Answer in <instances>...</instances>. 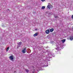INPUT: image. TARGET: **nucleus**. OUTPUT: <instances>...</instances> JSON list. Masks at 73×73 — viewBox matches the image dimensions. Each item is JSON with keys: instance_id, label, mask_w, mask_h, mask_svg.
<instances>
[{"instance_id": "obj_1", "label": "nucleus", "mask_w": 73, "mask_h": 73, "mask_svg": "<svg viewBox=\"0 0 73 73\" xmlns=\"http://www.w3.org/2000/svg\"><path fill=\"white\" fill-rule=\"evenodd\" d=\"M47 52L48 53V57H49V58H52V56L53 57H55V56L52 54L51 52L49 51V50H48L47 51Z\"/></svg>"}, {"instance_id": "obj_2", "label": "nucleus", "mask_w": 73, "mask_h": 73, "mask_svg": "<svg viewBox=\"0 0 73 73\" xmlns=\"http://www.w3.org/2000/svg\"><path fill=\"white\" fill-rule=\"evenodd\" d=\"M43 48V47L42 46H38L37 47V49H38L39 50H41Z\"/></svg>"}, {"instance_id": "obj_3", "label": "nucleus", "mask_w": 73, "mask_h": 73, "mask_svg": "<svg viewBox=\"0 0 73 73\" xmlns=\"http://www.w3.org/2000/svg\"><path fill=\"white\" fill-rule=\"evenodd\" d=\"M25 52H27V50L26 49V48H25L23 49V50H22V52L24 53H25Z\"/></svg>"}, {"instance_id": "obj_4", "label": "nucleus", "mask_w": 73, "mask_h": 73, "mask_svg": "<svg viewBox=\"0 0 73 73\" xmlns=\"http://www.w3.org/2000/svg\"><path fill=\"white\" fill-rule=\"evenodd\" d=\"M10 59H11L12 61H13V56H10V57H9Z\"/></svg>"}, {"instance_id": "obj_5", "label": "nucleus", "mask_w": 73, "mask_h": 73, "mask_svg": "<svg viewBox=\"0 0 73 73\" xmlns=\"http://www.w3.org/2000/svg\"><path fill=\"white\" fill-rule=\"evenodd\" d=\"M21 44H22V42H20L18 43V45L17 46V47H20V46H21Z\"/></svg>"}, {"instance_id": "obj_6", "label": "nucleus", "mask_w": 73, "mask_h": 73, "mask_svg": "<svg viewBox=\"0 0 73 73\" xmlns=\"http://www.w3.org/2000/svg\"><path fill=\"white\" fill-rule=\"evenodd\" d=\"M50 33V31L49 30H46V34H49Z\"/></svg>"}, {"instance_id": "obj_7", "label": "nucleus", "mask_w": 73, "mask_h": 73, "mask_svg": "<svg viewBox=\"0 0 73 73\" xmlns=\"http://www.w3.org/2000/svg\"><path fill=\"white\" fill-rule=\"evenodd\" d=\"M69 38L70 40H73V37L72 36H70L69 37Z\"/></svg>"}, {"instance_id": "obj_8", "label": "nucleus", "mask_w": 73, "mask_h": 73, "mask_svg": "<svg viewBox=\"0 0 73 73\" xmlns=\"http://www.w3.org/2000/svg\"><path fill=\"white\" fill-rule=\"evenodd\" d=\"M47 8L48 9H50V6L49 5H48L47 6Z\"/></svg>"}, {"instance_id": "obj_9", "label": "nucleus", "mask_w": 73, "mask_h": 73, "mask_svg": "<svg viewBox=\"0 0 73 73\" xmlns=\"http://www.w3.org/2000/svg\"><path fill=\"white\" fill-rule=\"evenodd\" d=\"M53 31H54V29H50V31L51 32H52Z\"/></svg>"}, {"instance_id": "obj_10", "label": "nucleus", "mask_w": 73, "mask_h": 73, "mask_svg": "<svg viewBox=\"0 0 73 73\" xmlns=\"http://www.w3.org/2000/svg\"><path fill=\"white\" fill-rule=\"evenodd\" d=\"M65 40H66V39H63L61 41L63 42V43H64L65 41Z\"/></svg>"}, {"instance_id": "obj_11", "label": "nucleus", "mask_w": 73, "mask_h": 73, "mask_svg": "<svg viewBox=\"0 0 73 73\" xmlns=\"http://www.w3.org/2000/svg\"><path fill=\"white\" fill-rule=\"evenodd\" d=\"M37 33H36L35 34H34L33 36L34 37H35V36H37Z\"/></svg>"}, {"instance_id": "obj_12", "label": "nucleus", "mask_w": 73, "mask_h": 73, "mask_svg": "<svg viewBox=\"0 0 73 73\" xmlns=\"http://www.w3.org/2000/svg\"><path fill=\"white\" fill-rule=\"evenodd\" d=\"M25 71L27 73H28V72H29V70L28 69H25Z\"/></svg>"}, {"instance_id": "obj_13", "label": "nucleus", "mask_w": 73, "mask_h": 73, "mask_svg": "<svg viewBox=\"0 0 73 73\" xmlns=\"http://www.w3.org/2000/svg\"><path fill=\"white\" fill-rule=\"evenodd\" d=\"M3 40V37L2 36H0V40Z\"/></svg>"}, {"instance_id": "obj_14", "label": "nucleus", "mask_w": 73, "mask_h": 73, "mask_svg": "<svg viewBox=\"0 0 73 73\" xmlns=\"http://www.w3.org/2000/svg\"><path fill=\"white\" fill-rule=\"evenodd\" d=\"M45 6H42V9H45Z\"/></svg>"}, {"instance_id": "obj_15", "label": "nucleus", "mask_w": 73, "mask_h": 73, "mask_svg": "<svg viewBox=\"0 0 73 73\" xmlns=\"http://www.w3.org/2000/svg\"><path fill=\"white\" fill-rule=\"evenodd\" d=\"M9 47H8L6 49V51L8 52V50H9Z\"/></svg>"}, {"instance_id": "obj_16", "label": "nucleus", "mask_w": 73, "mask_h": 73, "mask_svg": "<svg viewBox=\"0 0 73 73\" xmlns=\"http://www.w3.org/2000/svg\"><path fill=\"white\" fill-rule=\"evenodd\" d=\"M54 16L55 18L56 19L58 17V16L57 15H54Z\"/></svg>"}, {"instance_id": "obj_17", "label": "nucleus", "mask_w": 73, "mask_h": 73, "mask_svg": "<svg viewBox=\"0 0 73 73\" xmlns=\"http://www.w3.org/2000/svg\"><path fill=\"white\" fill-rule=\"evenodd\" d=\"M49 37H50L49 36H47V38H49Z\"/></svg>"}, {"instance_id": "obj_18", "label": "nucleus", "mask_w": 73, "mask_h": 73, "mask_svg": "<svg viewBox=\"0 0 73 73\" xmlns=\"http://www.w3.org/2000/svg\"><path fill=\"white\" fill-rule=\"evenodd\" d=\"M45 1V0H41V1Z\"/></svg>"}, {"instance_id": "obj_19", "label": "nucleus", "mask_w": 73, "mask_h": 73, "mask_svg": "<svg viewBox=\"0 0 73 73\" xmlns=\"http://www.w3.org/2000/svg\"><path fill=\"white\" fill-rule=\"evenodd\" d=\"M72 19H73V15H72Z\"/></svg>"}, {"instance_id": "obj_20", "label": "nucleus", "mask_w": 73, "mask_h": 73, "mask_svg": "<svg viewBox=\"0 0 73 73\" xmlns=\"http://www.w3.org/2000/svg\"><path fill=\"white\" fill-rule=\"evenodd\" d=\"M2 27H5V26H4L3 25Z\"/></svg>"}, {"instance_id": "obj_21", "label": "nucleus", "mask_w": 73, "mask_h": 73, "mask_svg": "<svg viewBox=\"0 0 73 73\" xmlns=\"http://www.w3.org/2000/svg\"><path fill=\"white\" fill-rule=\"evenodd\" d=\"M48 46L46 47V48L48 49Z\"/></svg>"}, {"instance_id": "obj_22", "label": "nucleus", "mask_w": 73, "mask_h": 73, "mask_svg": "<svg viewBox=\"0 0 73 73\" xmlns=\"http://www.w3.org/2000/svg\"><path fill=\"white\" fill-rule=\"evenodd\" d=\"M72 29H73V26L72 27Z\"/></svg>"}, {"instance_id": "obj_23", "label": "nucleus", "mask_w": 73, "mask_h": 73, "mask_svg": "<svg viewBox=\"0 0 73 73\" xmlns=\"http://www.w3.org/2000/svg\"><path fill=\"white\" fill-rule=\"evenodd\" d=\"M33 73H35V72H33Z\"/></svg>"}, {"instance_id": "obj_24", "label": "nucleus", "mask_w": 73, "mask_h": 73, "mask_svg": "<svg viewBox=\"0 0 73 73\" xmlns=\"http://www.w3.org/2000/svg\"><path fill=\"white\" fill-rule=\"evenodd\" d=\"M8 11H9V9H8Z\"/></svg>"}, {"instance_id": "obj_25", "label": "nucleus", "mask_w": 73, "mask_h": 73, "mask_svg": "<svg viewBox=\"0 0 73 73\" xmlns=\"http://www.w3.org/2000/svg\"><path fill=\"white\" fill-rule=\"evenodd\" d=\"M36 30H37V29H36L35 30L36 31Z\"/></svg>"}, {"instance_id": "obj_26", "label": "nucleus", "mask_w": 73, "mask_h": 73, "mask_svg": "<svg viewBox=\"0 0 73 73\" xmlns=\"http://www.w3.org/2000/svg\"><path fill=\"white\" fill-rule=\"evenodd\" d=\"M43 53H44V52Z\"/></svg>"}]
</instances>
